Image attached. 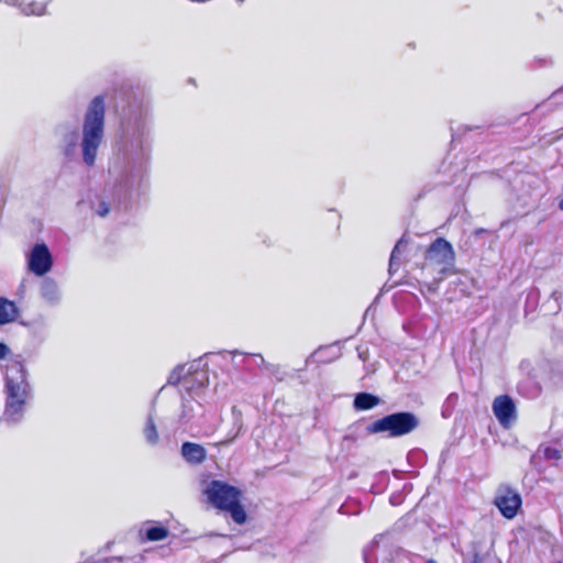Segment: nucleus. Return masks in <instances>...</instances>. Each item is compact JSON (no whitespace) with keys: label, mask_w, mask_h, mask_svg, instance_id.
Masks as SVG:
<instances>
[{"label":"nucleus","mask_w":563,"mask_h":563,"mask_svg":"<svg viewBox=\"0 0 563 563\" xmlns=\"http://www.w3.org/2000/svg\"><path fill=\"white\" fill-rule=\"evenodd\" d=\"M104 98L96 96L86 109L80 142L82 161L89 167L95 165L98 150L104 137Z\"/></svg>","instance_id":"obj_1"},{"label":"nucleus","mask_w":563,"mask_h":563,"mask_svg":"<svg viewBox=\"0 0 563 563\" xmlns=\"http://www.w3.org/2000/svg\"><path fill=\"white\" fill-rule=\"evenodd\" d=\"M5 394L4 419L11 423L20 422L31 396L26 369L21 362L14 361L7 367Z\"/></svg>","instance_id":"obj_2"},{"label":"nucleus","mask_w":563,"mask_h":563,"mask_svg":"<svg viewBox=\"0 0 563 563\" xmlns=\"http://www.w3.org/2000/svg\"><path fill=\"white\" fill-rule=\"evenodd\" d=\"M208 501L220 510L230 512L234 522L246 521V512L240 503L241 490L223 481L213 479L203 489Z\"/></svg>","instance_id":"obj_3"},{"label":"nucleus","mask_w":563,"mask_h":563,"mask_svg":"<svg viewBox=\"0 0 563 563\" xmlns=\"http://www.w3.org/2000/svg\"><path fill=\"white\" fill-rule=\"evenodd\" d=\"M454 264L455 252L452 244L443 238H438L426 252L423 269L435 275L434 280L440 283L453 272Z\"/></svg>","instance_id":"obj_4"},{"label":"nucleus","mask_w":563,"mask_h":563,"mask_svg":"<svg viewBox=\"0 0 563 563\" xmlns=\"http://www.w3.org/2000/svg\"><path fill=\"white\" fill-rule=\"evenodd\" d=\"M126 172L123 179V186L132 189L135 184H140L147 170L150 150L141 137L132 140L126 151Z\"/></svg>","instance_id":"obj_5"},{"label":"nucleus","mask_w":563,"mask_h":563,"mask_svg":"<svg viewBox=\"0 0 563 563\" xmlns=\"http://www.w3.org/2000/svg\"><path fill=\"white\" fill-rule=\"evenodd\" d=\"M419 424L411 412H397L378 419L367 427L369 433L388 432L389 437H401L413 431Z\"/></svg>","instance_id":"obj_6"},{"label":"nucleus","mask_w":563,"mask_h":563,"mask_svg":"<svg viewBox=\"0 0 563 563\" xmlns=\"http://www.w3.org/2000/svg\"><path fill=\"white\" fill-rule=\"evenodd\" d=\"M53 266L52 254L45 243H36L27 254V267L36 276H44Z\"/></svg>","instance_id":"obj_7"},{"label":"nucleus","mask_w":563,"mask_h":563,"mask_svg":"<svg viewBox=\"0 0 563 563\" xmlns=\"http://www.w3.org/2000/svg\"><path fill=\"white\" fill-rule=\"evenodd\" d=\"M492 409L500 426L506 429L510 428L517 419L516 405L507 395L496 397L493 401Z\"/></svg>","instance_id":"obj_8"},{"label":"nucleus","mask_w":563,"mask_h":563,"mask_svg":"<svg viewBox=\"0 0 563 563\" xmlns=\"http://www.w3.org/2000/svg\"><path fill=\"white\" fill-rule=\"evenodd\" d=\"M495 505L504 517L512 519L521 506V497L512 489L503 488L499 489L498 495L496 496Z\"/></svg>","instance_id":"obj_9"},{"label":"nucleus","mask_w":563,"mask_h":563,"mask_svg":"<svg viewBox=\"0 0 563 563\" xmlns=\"http://www.w3.org/2000/svg\"><path fill=\"white\" fill-rule=\"evenodd\" d=\"M208 383V373L199 369L198 365L190 364L187 366L186 375L183 377V388L189 394L203 388Z\"/></svg>","instance_id":"obj_10"},{"label":"nucleus","mask_w":563,"mask_h":563,"mask_svg":"<svg viewBox=\"0 0 563 563\" xmlns=\"http://www.w3.org/2000/svg\"><path fill=\"white\" fill-rule=\"evenodd\" d=\"M181 455L190 464H200L206 460L207 451L200 444L185 442L181 445Z\"/></svg>","instance_id":"obj_11"},{"label":"nucleus","mask_w":563,"mask_h":563,"mask_svg":"<svg viewBox=\"0 0 563 563\" xmlns=\"http://www.w3.org/2000/svg\"><path fill=\"white\" fill-rule=\"evenodd\" d=\"M48 2L36 0H20L19 10L25 16H43L47 14Z\"/></svg>","instance_id":"obj_12"},{"label":"nucleus","mask_w":563,"mask_h":563,"mask_svg":"<svg viewBox=\"0 0 563 563\" xmlns=\"http://www.w3.org/2000/svg\"><path fill=\"white\" fill-rule=\"evenodd\" d=\"M41 295L49 303H56L60 299L57 283L52 278H45L41 284Z\"/></svg>","instance_id":"obj_13"},{"label":"nucleus","mask_w":563,"mask_h":563,"mask_svg":"<svg viewBox=\"0 0 563 563\" xmlns=\"http://www.w3.org/2000/svg\"><path fill=\"white\" fill-rule=\"evenodd\" d=\"M19 314L18 307L13 301L0 297V324L13 322Z\"/></svg>","instance_id":"obj_14"},{"label":"nucleus","mask_w":563,"mask_h":563,"mask_svg":"<svg viewBox=\"0 0 563 563\" xmlns=\"http://www.w3.org/2000/svg\"><path fill=\"white\" fill-rule=\"evenodd\" d=\"M78 136L75 131L68 132L63 136L60 150L67 159H73L77 155Z\"/></svg>","instance_id":"obj_15"},{"label":"nucleus","mask_w":563,"mask_h":563,"mask_svg":"<svg viewBox=\"0 0 563 563\" xmlns=\"http://www.w3.org/2000/svg\"><path fill=\"white\" fill-rule=\"evenodd\" d=\"M379 404V398L368 393H360L354 398V407L357 410H368Z\"/></svg>","instance_id":"obj_16"},{"label":"nucleus","mask_w":563,"mask_h":563,"mask_svg":"<svg viewBox=\"0 0 563 563\" xmlns=\"http://www.w3.org/2000/svg\"><path fill=\"white\" fill-rule=\"evenodd\" d=\"M144 435H145L147 443H150L151 445L157 444V442L159 440V435H158L156 426L151 416L148 417L146 424L144 427Z\"/></svg>","instance_id":"obj_17"},{"label":"nucleus","mask_w":563,"mask_h":563,"mask_svg":"<svg viewBox=\"0 0 563 563\" xmlns=\"http://www.w3.org/2000/svg\"><path fill=\"white\" fill-rule=\"evenodd\" d=\"M168 536V530L164 527H152L146 530V538L150 541H161Z\"/></svg>","instance_id":"obj_18"},{"label":"nucleus","mask_w":563,"mask_h":563,"mask_svg":"<svg viewBox=\"0 0 563 563\" xmlns=\"http://www.w3.org/2000/svg\"><path fill=\"white\" fill-rule=\"evenodd\" d=\"M406 244H407V242H406L405 238H401L395 245V247L391 252V255H390V261H389L390 269H394L399 266L400 261H399L398 254L402 251V247H405Z\"/></svg>","instance_id":"obj_19"},{"label":"nucleus","mask_w":563,"mask_h":563,"mask_svg":"<svg viewBox=\"0 0 563 563\" xmlns=\"http://www.w3.org/2000/svg\"><path fill=\"white\" fill-rule=\"evenodd\" d=\"M194 402L191 400H184L183 402V410L181 415L179 417V420L181 423H187L194 418Z\"/></svg>","instance_id":"obj_20"},{"label":"nucleus","mask_w":563,"mask_h":563,"mask_svg":"<svg viewBox=\"0 0 563 563\" xmlns=\"http://www.w3.org/2000/svg\"><path fill=\"white\" fill-rule=\"evenodd\" d=\"M187 365L178 366L173 373L169 375L168 383L172 385L180 384L183 387V377L186 375Z\"/></svg>","instance_id":"obj_21"},{"label":"nucleus","mask_w":563,"mask_h":563,"mask_svg":"<svg viewBox=\"0 0 563 563\" xmlns=\"http://www.w3.org/2000/svg\"><path fill=\"white\" fill-rule=\"evenodd\" d=\"M376 548H378V542L375 541L372 545H369L364 551V561L365 563H377L376 560Z\"/></svg>","instance_id":"obj_22"},{"label":"nucleus","mask_w":563,"mask_h":563,"mask_svg":"<svg viewBox=\"0 0 563 563\" xmlns=\"http://www.w3.org/2000/svg\"><path fill=\"white\" fill-rule=\"evenodd\" d=\"M92 209L99 217L102 218L106 217L110 211L109 203L103 199H99L98 202L92 206Z\"/></svg>","instance_id":"obj_23"},{"label":"nucleus","mask_w":563,"mask_h":563,"mask_svg":"<svg viewBox=\"0 0 563 563\" xmlns=\"http://www.w3.org/2000/svg\"><path fill=\"white\" fill-rule=\"evenodd\" d=\"M543 453H544L545 459H548V460L561 459V452L554 448H545Z\"/></svg>","instance_id":"obj_24"},{"label":"nucleus","mask_w":563,"mask_h":563,"mask_svg":"<svg viewBox=\"0 0 563 563\" xmlns=\"http://www.w3.org/2000/svg\"><path fill=\"white\" fill-rule=\"evenodd\" d=\"M10 350L9 347L7 346V344L0 342V360L7 357V355L9 354Z\"/></svg>","instance_id":"obj_25"},{"label":"nucleus","mask_w":563,"mask_h":563,"mask_svg":"<svg viewBox=\"0 0 563 563\" xmlns=\"http://www.w3.org/2000/svg\"><path fill=\"white\" fill-rule=\"evenodd\" d=\"M481 562H482V560H481V558H479V554H478V553H474V554H473V556H472V559H470V560H464V562H463V563H481Z\"/></svg>","instance_id":"obj_26"},{"label":"nucleus","mask_w":563,"mask_h":563,"mask_svg":"<svg viewBox=\"0 0 563 563\" xmlns=\"http://www.w3.org/2000/svg\"><path fill=\"white\" fill-rule=\"evenodd\" d=\"M0 2H4L7 5L15 8L20 4V0H0Z\"/></svg>","instance_id":"obj_27"},{"label":"nucleus","mask_w":563,"mask_h":563,"mask_svg":"<svg viewBox=\"0 0 563 563\" xmlns=\"http://www.w3.org/2000/svg\"><path fill=\"white\" fill-rule=\"evenodd\" d=\"M253 356L256 357L257 362H260L261 364L265 363V360L262 354H253Z\"/></svg>","instance_id":"obj_28"},{"label":"nucleus","mask_w":563,"mask_h":563,"mask_svg":"<svg viewBox=\"0 0 563 563\" xmlns=\"http://www.w3.org/2000/svg\"><path fill=\"white\" fill-rule=\"evenodd\" d=\"M253 356L256 357L257 362H260L261 364L265 363V360L262 354H253Z\"/></svg>","instance_id":"obj_29"},{"label":"nucleus","mask_w":563,"mask_h":563,"mask_svg":"<svg viewBox=\"0 0 563 563\" xmlns=\"http://www.w3.org/2000/svg\"><path fill=\"white\" fill-rule=\"evenodd\" d=\"M235 437H236V435H234L233 438H231V439H229V440L221 441L219 444H221V445H227V444L231 443Z\"/></svg>","instance_id":"obj_30"},{"label":"nucleus","mask_w":563,"mask_h":563,"mask_svg":"<svg viewBox=\"0 0 563 563\" xmlns=\"http://www.w3.org/2000/svg\"><path fill=\"white\" fill-rule=\"evenodd\" d=\"M483 231H484L483 229L477 230V231H476V234H482V232H483Z\"/></svg>","instance_id":"obj_31"},{"label":"nucleus","mask_w":563,"mask_h":563,"mask_svg":"<svg viewBox=\"0 0 563 563\" xmlns=\"http://www.w3.org/2000/svg\"><path fill=\"white\" fill-rule=\"evenodd\" d=\"M427 563H437L434 560H428Z\"/></svg>","instance_id":"obj_32"},{"label":"nucleus","mask_w":563,"mask_h":563,"mask_svg":"<svg viewBox=\"0 0 563 563\" xmlns=\"http://www.w3.org/2000/svg\"><path fill=\"white\" fill-rule=\"evenodd\" d=\"M560 207L563 209V200L561 201Z\"/></svg>","instance_id":"obj_33"}]
</instances>
